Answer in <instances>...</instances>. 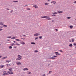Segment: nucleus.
Returning a JSON list of instances; mask_svg holds the SVG:
<instances>
[{"mask_svg":"<svg viewBox=\"0 0 76 76\" xmlns=\"http://www.w3.org/2000/svg\"><path fill=\"white\" fill-rule=\"evenodd\" d=\"M18 58H16V60H20L22 59V56H20V55H18Z\"/></svg>","mask_w":76,"mask_h":76,"instance_id":"f257e3e1","label":"nucleus"},{"mask_svg":"<svg viewBox=\"0 0 76 76\" xmlns=\"http://www.w3.org/2000/svg\"><path fill=\"white\" fill-rule=\"evenodd\" d=\"M12 71V69H10V74L12 75V74H13V72H12V71Z\"/></svg>","mask_w":76,"mask_h":76,"instance_id":"f03ea898","label":"nucleus"},{"mask_svg":"<svg viewBox=\"0 0 76 76\" xmlns=\"http://www.w3.org/2000/svg\"><path fill=\"white\" fill-rule=\"evenodd\" d=\"M34 36H35V37H36V36H38L39 35H40V34L39 33H36L35 34H34Z\"/></svg>","mask_w":76,"mask_h":76,"instance_id":"7ed1b4c3","label":"nucleus"},{"mask_svg":"<svg viewBox=\"0 0 76 76\" xmlns=\"http://www.w3.org/2000/svg\"><path fill=\"white\" fill-rule=\"evenodd\" d=\"M47 18L46 19H47V20H51V18H50V17H49V16H47Z\"/></svg>","mask_w":76,"mask_h":76,"instance_id":"20e7f679","label":"nucleus"},{"mask_svg":"<svg viewBox=\"0 0 76 76\" xmlns=\"http://www.w3.org/2000/svg\"><path fill=\"white\" fill-rule=\"evenodd\" d=\"M33 7H34L36 9H37V8H38V6H37V5H33Z\"/></svg>","mask_w":76,"mask_h":76,"instance_id":"39448f33","label":"nucleus"},{"mask_svg":"<svg viewBox=\"0 0 76 76\" xmlns=\"http://www.w3.org/2000/svg\"><path fill=\"white\" fill-rule=\"evenodd\" d=\"M20 44H22V45H25V42L23 41L21 42H20Z\"/></svg>","mask_w":76,"mask_h":76,"instance_id":"423d86ee","label":"nucleus"},{"mask_svg":"<svg viewBox=\"0 0 76 76\" xmlns=\"http://www.w3.org/2000/svg\"><path fill=\"white\" fill-rule=\"evenodd\" d=\"M23 70L25 71V70H28V68H24L23 69Z\"/></svg>","mask_w":76,"mask_h":76,"instance_id":"0eeeda50","label":"nucleus"},{"mask_svg":"<svg viewBox=\"0 0 76 76\" xmlns=\"http://www.w3.org/2000/svg\"><path fill=\"white\" fill-rule=\"evenodd\" d=\"M17 65H21V64H22V63L20 62H18L17 63Z\"/></svg>","mask_w":76,"mask_h":76,"instance_id":"6e6552de","label":"nucleus"},{"mask_svg":"<svg viewBox=\"0 0 76 76\" xmlns=\"http://www.w3.org/2000/svg\"><path fill=\"white\" fill-rule=\"evenodd\" d=\"M3 73H4V74H3L4 75H7V74L6 73V72H4Z\"/></svg>","mask_w":76,"mask_h":76,"instance_id":"1a4fd4ad","label":"nucleus"},{"mask_svg":"<svg viewBox=\"0 0 76 76\" xmlns=\"http://www.w3.org/2000/svg\"><path fill=\"white\" fill-rule=\"evenodd\" d=\"M4 67V65H1L0 66V68L2 69V68H3Z\"/></svg>","mask_w":76,"mask_h":76,"instance_id":"9d476101","label":"nucleus"},{"mask_svg":"<svg viewBox=\"0 0 76 76\" xmlns=\"http://www.w3.org/2000/svg\"><path fill=\"white\" fill-rule=\"evenodd\" d=\"M17 38V37H16V36L13 37L11 38V39H16V38Z\"/></svg>","mask_w":76,"mask_h":76,"instance_id":"9b49d317","label":"nucleus"},{"mask_svg":"<svg viewBox=\"0 0 76 76\" xmlns=\"http://www.w3.org/2000/svg\"><path fill=\"white\" fill-rule=\"evenodd\" d=\"M58 13H62L63 12V11H58Z\"/></svg>","mask_w":76,"mask_h":76,"instance_id":"f8f14e48","label":"nucleus"},{"mask_svg":"<svg viewBox=\"0 0 76 76\" xmlns=\"http://www.w3.org/2000/svg\"><path fill=\"white\" fill-rule=\"evenodd\" d=\"M51 3H53V4H56V2L55 1H52L51 2Z\"/></svg>","mask_w":76,"mask_h":76,"instance_id":"ddd939ff","label":"nucleus"},{"mask_svg":"<svg viewBox=\"0 0 76 76\" xmlns=\"http://www.w3.org/2000/svg\"><path fill=\"white\" fill-rule=\"evenodd\" d=\"M15 45H16V44H14L13 43H12L11 44V46H14Z\"/></svg>","mask_w":76,"mask_h":76,"instance_id":"4468645a","label":"nucleus"},{"mask_svg":"<svg viewBox=\"0 0 76 76\" xmlns=\"http://www.w3.org/2000/svg\"><path fill=\"white\" fill-rule=\"evenodd\" d=\"M42 18H48L47 17V16H45L43 17H41Z\"/></svg>","mask_w":76,"mask_h":76,"instance_id":"2eb2a0df","label":"nucleus"},{"mask_svg":"<svg viewBox=\"0 0 76 76\" xmlns=\"http://www.w3.org/2000/svg\"><path fill=\"white\" fill-rule=\"evenodd\" d=\"M3 27H4V28H5V27L6 28L7 27V25H3Z\"/></svg>","mask_w":76,"mask_h":76,"instance_id":"dca6fc26","label":"nucleus"},{"mask_svg":"<svg viewBox=\"0 0 76 76\" xmlns=\"http://www.w3.org/2000/svg\"><path fill=\"white\" fill-rule=\"evenodd\" d=\"M56 58H54V57H51V58H50V59H55Z\"/></svg>","mask_w":76,"mask_h":76,"instance_id":"f3484780","label":"nucleus"},{"mask_svg":"<svg viewBox=\"0 0 76 76\" xmlns=\"http://www.w3.org/2000/svg\"><path fill=\"white\" fill-rule=\"evenodd\" d=\"M31 44H34V45H35V43L34 42H31Z\"/></svg>","mask_w":76,"mask_h":76,"instance_id":"a211bd4d","label":"nucleus"},{"mask_svg":"<svg viewBox=\"0 0 76 76\" xmlns=\"http://www.w3.org/2000/svg\"><path fill=\"white\" fill-rule=\"evenodd\" d=\"M15 40L17 41H21L20 40H19V39H15Z\"/></svg>","mask_w":76,"mask_h":76,"instance_id":"6ab92c4d","label":"nucleus"},{"mask_svg":"<svg viewBox=\"0 0 76 76\" xmlns=\"http://www.w3.org/2000/svg\"><path fill=\"white\" fill-rule=\"evenodd\" d=\"M60 55H61V54L60 53H56V56H60Z\"/></svg>","mask_w":76,"mask_h":76,"instance_id":"aec40b11","label":"nucleus"},{"mask_svg":"<svg viewBox=\"0 0 76 76\" xmlns=\"http://www.w3.org/2000/svg\"><path fill=\"white\" fill-rule=\"evenodd\" d=\"M69 47H72L73 46V45H72V44H70L69 45Z\"/></svg>","mask_w":76,"mask_h":76,"instance_id":"412c9836","label":"nucleus"},{"mask_svg":"<svg viewBox=\"0 0 76 76\" xmlns=\"http://www.w3.org/2000/svg\"><path fill=\"white\" fill-rule=\"evenodd\" d=\"M27 10H31V9H30V8H27Z\"/></svg>","mask_w":76,"mask_h":76,"instance_id":"4be33fe9","label":"nucleus"},{"mask_svg":"<svg viewBox=\"0 0 76 76\" xmlns=\"http://www.w3.org/2000/svg\"><path fill=\"white\" fill-rule=\"evenodd\" d=\"M15 45H20L19 44H18V43H16L15 44Z\"/></svg>","mask_w":76,"mask_h":76,"instance_id":"5701e85b","label":"nucleus"},{"mask_svg":"<svg viewBox=\"0 0 76 76\" xmlns=\"http://www.w3.org/2000/svg\"><path fill=\"white\" fill-rule=\"evenodd\" d=\"M42 36H40L39 37V39H42Z\"/></svg>","mask_w":76,"mask_h":76,"instance_id":"b1692460","label":"nucleus"},{"mask_svg":"<svg viewBox=\"0 0 76 76\" xmlns=\"http://www.w3.org/2000/svg\"><path fill=\"white\" fill-rule=\"evenodd\" d=\"M52 72V71H50L49 72V74H50V73H51Z\"/></svg>","mask_w":76,"mask_h":76,"instance_id":"393cba45","label":"nucleus"},{"mask_svg":"<svg viewBox=\"0 0 76 76\" xmlns=\"http://www.w3.org/2000/svg\"><path fill=\"white\" fill-rule=\"evenodd\" d=\"M58 13H57V12H54V13H52L53 14H57Z\"/></svg>","mask_w":76,"mask_h":76,"instance_id":"a878e982","label":"nucleus"},{"mask_svg":"<svg viewBox=\"0 0 76 76\" xmlns=\"http://www.w3.org/2000/svg\"><path fill=\"white\" fill-rule=\"evenodd\" d=\"M7 58V56H6L5 57H3V58H2L3 59H4V58Z\"/></svg>","mask_w":76,"mask_h":76,"instance_id":"bb28decb","label":"nucleus"},{"mask_svg":"<svg viewBox=\"0 0 76 76\" xmlns=\"http://www.w3.org/2000/svg\"><path fill=\"white\" fill-rule=\"evenodd\" d=\"M13 3H16V2H18V1H13Z\"/></svg>","mask_w":76,"mask_h":76,"instance_id":"cd10ccee","label":"nucleus"},{"mask_svg":"<svg viewBox=\"0 0 76 76\" xmlns=\"http://www.w3.org/2000/svg\"><path fill=\"white\" fill-rule=\"evenodd\" d=\"M66 18H67V19H70L71 18L70 17H67Z\"/></svg>","mask_w":76,"mask_h":76,"instance_id":"c85d7f7f","label":"nucleus"},{"mask_svg":"<svg viewBox=\"0 0 76 76\" xmlns=\"http://www.w3.org/2000/svg\"><path fill=\"white\" fill-rule=\"evenodd\" d=\"M75 41V39H72V42H74Z\"/></svg>","mask_w":76,"mask_h":76,"instance_id":"c756f323","label":"nucleus"},{"mask_svg":"<svg viewBox=\"0 0 76 76\" xmlns=\"http://www.w3.org/2000/svg\"><path fill=\"white\" fill-rule=\"evenodd\" d=\"M70 28H73V26H70Z\"/></svg>","mask_w":76,"mask_h":76,"instance_id":"7c9ffc66","label":"nucleus"},{"mask_svg":"<svg viewBox=\"0 0 76 76\" xmlns=\"http://www.w3.org/2000/svg\"><path fill=\"white\" fill-rule=\"evenodd\" d=\"M21 39H23V40H25V38H21Z\"/></svg>","mask_w":76,"mask_h":76,"instance_id":"2f4dec72","label":"nucleus"},{"mask_svg":"<svg viewBox=\"0 0 76 76\" xmlns=\"http://www.w3.org/2000/svg\"><path fill=\"white\" fill-rule=\"evenodd\" d=\"M49 4V3H45V5H48V4Z\"/></svg>","mask_w":76,"mask_h":76,"instance_id":"473e14b6","label":"nucleus"},{"mask_svg":"<svg viewBox=\"0 0 76 76\" xmlns=\"http://www.w3.org/2000/svg\"><path fill=\"white\" fill-rule=\"evenodd\" d=\"M35 53H37V52H38V51L37 50H35Z\"/></svg>","mask_w":76,"mask_h":76,"instance_id":"72a5a7b5","label":"nucleus"},{"mask_svg":"<svg viewBox=\"0 0 76 76\" xmlns=\"http://www.w3.org/2000/svg\"><path fill=\"white\" fill-rule=\"evenodd\" d=\"M6 61L7 62H8V63H9V62H10V61Z\"/></svg>","mask_w":76,"mask_h":76,"instance_id":"f704fd0d","label":"nucleus"},{"mask_svg":"<svg viewBox=\"0 0 76 76\" xmlns=\"http://www.w3.org/2000/svg\"><path fill=\"white\" fill-rule=\"evenodd\" d=\"M74 4H76V1L74 2Z\"/></svg>","mask_w":76,"mask_h":76,"instance_id":"c9c22d12","label":"nucleus"},{"mask_svg":"<svg viewBox=\"0 0 76 76\" xmlns=\"http://www.w3.org/2000/svg\"><path fill=\"white\" fill-rule=\"evenodd\" d=\"M0 25H3V23H0Z\"/></svg>","mask_w":76,"mask_h":76,"instance_id":"e433bc0d","label":"nucleus"},{"mask_svg":"<svg viewBox=\"0 0 76 76\" xmlns=\"http://www.w3.org/2000/svg\"><path fill=\"white\" fill-rule=\"evenodd\" d=\"M73 45L74 46H76V43H74Z\"/></svg>","mask_w":76,"mask_h":76,"instance_id":"4c0bfd02","label":"nucleus"},{"mask_svg":"<svg viewBox=\"0 0 76 76\" xmlns=\"http://www.w3.org/2000/svg\"><path fill=\"white\" fill-rule=\"evenodd\" d=\"M31 72H28V74H31Z\"/></svg>","mask_w":76,"mask_h":76,"instance_id":"58836bf2","label":"nucleus"},{"mask_svg":"<svg viewBox=\"0 0 76 76\" xmlns=\"http://www.w3.org/2000/svg\"><path fill=\"white\" fill-rule=\"evenodd\" d=\"M57 57V56H53V57Z\"/></svg>","mask_w":76,"mask_h":76,"instance_id":"ea45409f","label":"nucleus"},{"mask_svg":"<svg viewBox=\"0 0 76 76\" xmlns=\"http://www.w3.org/2000/svg\"><path fill=\"white\" fill-rule=\"evenodd\" d=\"M42 76H45V74H43Z\"/></svg>","mask_w":76,"mask_h":76,"instance_id":"a19ab883","label":"nucleus"},{"mask_svg":"<svg viewBox=\"0 0 76 76\" xmlns=\"http://www.w3.org/2000/svg\"><path fill=\"white\" fill-rule=\"evenodd\" d=\"M55 53V54H57V53H58V52H56Z\"/></svg>","mask_w":76,"mask_h":76,"instance_id":"79ce46f5","label":"nucleus"},{"mask_svg":"<svg viewBox=\"0 0 76 76\" xmlns=\"http://www.w3.org/2000/svg\"><path fill=\"white\" fill-rule=\"evenodd\" d=\"M10 48H12V46H10Z\"/></svg>","mask_w":76,"mask_h":76,"instance_id":"37998d69","label":"nucleus"},{"mask_svg":"<svg viewBox=\"0 0 76 76\" xmlns=\"http://www.w3.org/2000/svg\"><path fill=\"white\" fill-rule=\"evenodd\" d=\"M52 16H56V15H52Z\"/></svg>","mask_w":76,"mask_h":76,"instance_id":"c03bdc74","label":"nucleus"},{"mask_svg":"<svg viewBox=\"0 0 76 76\" xmlns=\"http://www.w3.org/2000/svg\"><path fill=\"white\" fill-rule=\"evenodd\" d=\"M38 39V37H36L35 38V39Z\"/></svg>","mask_w":76,"mask_h":76,"instance_id":"a18cd8bd","label":"nucleus"},{"mask_svg":"<svg viewBox=\"0 0 76 76\" xmlns=\"http://www.w3.org/2000/svg\"><path fill=\"white\" fill-rule=\"evenodd\" d=\"M55 30L56 31H58V30H57V29H56Z\"/></svg>","mask_w":76,"mask_h":76,"instance_id":"49530a36","label":"nucleus"},{"mask_svg":"<svg viewBox=\"0 0 76 76\" xmlns=\"http://www.w3.org/2000/svg\"><path fill=\"white\" fill-rule=\"evenodd\" d=\"M59 51H60V52H62V50H59Z\"/></svg>","mask_w":76,"mask_h":76,"instance_id":"de8ad7c7","label":"nucleus"},{"mask_svg":"<svg viewBox=\"0 0 76 76\" xmlns=\"http://www.w3.org/2000/svg\"><path fill=\"white\" fill-rule=\"evenodd\" d=\"M23 37H26V35H23Z\"/></svg>","mask_w":76,"mask_h":76,"instance_id":"09e8293b","label":"nucleus"},{"mask_svg":"<svg viewBox=\"0 0 76 76\" xmlns=\"http://www.w3.org/2000/svg\"><path fill=\"white\" fill-rule=\"evenodd\" d=\"M3 31V29H0V31Z\"/></svg>","mask_w":76,"mask_h":76,"instance_id":"8fccbe9b","label":"nucleus"},{"mask_svg":"<svg viewBox=\"0 0 76 76\" xmlns=\"http://www.w3.org/2000/svg\"><path fill=\"white\" fill-rule=\"evenodd\" d=\"M8 73H9V74H10V72H8Z\"/></svg>","mask_w":76,"mask_h":76,"instance_id":"3c124183","label":"nucleus"},{"mask_svg":"<svg viewBox=\"0 0 76 76\" xmlns=\"http://www.w3.org/2000/svg\"><path fill=\"white\" fill-rule=\"evenodd\" d=\"M17 47H14V48H16Z\"/></svg>","mask_w":76,"mask_h":76,"instance_id":"603ef678","label":"nucleus"},{"mask_svg":"<svg viewBox=\"0 0 76 76\" xmlns=\"http://www.w3.org/2000/svg\"><path fill=\"white\" fill-rule=\"evenodd\" d=\"M12 12H13V10H11V13H12Z\"/></svg>","mask_w":76,"mask_h":76,"instance_id":"864d4df0","label":"nucleus"},{"mask_svg":"<svg viewBox=\"0 0 76 76\" xmlns=\"http://www.w3.org/2000/svg\"><path fill=\"white\" fill-rule=\"evenodd\" d=\"M25 6H28V5H25Z\"/></svg>","mask_w":76,"mask_h":76,"instance_id":"5fc2aeb1","label":"nucleus"},{"mask_svg":"<svg viewBox=\"0 0 76 76\" xmlns=\"http://www.w3.org/2000/svg\"><path fill=\"white\" fill-rule=\"evenodd\" d=\"M14 43H15V42H15V41H14Z\"/></svg>","mask_w":76,"mask_h":76,"instance_id":"6e6d98bb","label":"nucleus"},{"mask_svg":"<svg viewBox=\"0 0 76 76\" xmlns=\"http://www.w3.org/2000/svg\"><path fill=\"white\" fill-rule=\"evenodd\" d=\"M1 56H0V58H1Z\"/></svg>","mask_w":76,"mask_h":76,"instance_id":"4d7b16f0","label":"nucleus"},{"mask_svg":"<svg viewBox=\"0 0 76 76\" xmlns=\"http://www.w3.org/2000/svg\"><path fill=\"white\" fill-rule=\"evenodd\" d=\"M7 66H8L9 65H8L7 64Z\"/></svg>","mask_w":76,"mask_h":76,"instance_id":"13d9d810","label":"nucleus"},{"mask_svg":"<svg viewBox=\"0 0 76 76\" xmlns=\"http://www.w3.org/2000/svg\"><path fill=\"white\" fill-rule=\"evenodd\" d=\"M48 1H50V0H47Z\"/></svg>","mask_w":76,"mask_h":76,"instance_id":"bf43d9fd","label":"nucleus"},{"mask_svg":"<svg viewBox=\"0 0 76 76\" xmlns=\"http://www.w3.org/2000/svg\"><path fill=\"white\" fill-rule=\"evenodd\" d=\"M9 48H10V46H9Z\"/></svg>","mask_w":76,"mask_h":76,"instance_id":"052dcab7","label":"nucleus"},{"mask_svg":"<svg viewBox=\"0 0 76 76\" xmlns=\"http://www.w3.org/2000/svg\"><path fill=\"white\" fill-rule=\"evenodd\" d=\"M9 70H10V69H9Z\"/></svg>","mask_w":76,"mask_h":76,"instance_id":"680f3d73","label":"nucleus"},{"mask_svg":"<svg viewBox=\"0 0 76 76\" xmlns=\"http://www.w3.org/2000/svg\"><path fill=\"white\" fill-rule=\"evenodd\" d=\"M10 38V37H8V38Z\"/></svg>","mask_w":76,"mask_h":76,"instance_id":"e2e57ef3","label":"nucleus"},{"mask_svg":"<svg viewBox=\"0 0 76 76\" xmlns=\"http://www.w3.org/2000/svg\"><path fill=\"white\" fill-rule=\"evenodd\" d=\"M75 20H76V19H75Z\"/></svg>","mask_w":76,"mask_h":76,"instance_id":"0e129e2a","label":"nucleus"},{"mask_svg":"<svg viewBox=\"0 0 76 76\" xmlns=\"http://www.w3.org/2000/svg\"><path fill=\"white\" fill-rule=\"evenodd\" d=\"M8 41H10V40H8Z\"/></svg>","mask_w":76,"mask_h":76,"instance_id":"69168bd1","label":"nucleus"},{"mask_svg":"<svg viewBox=\"0 0 76 76\" xmlns=\"http://www.w3.org/2000/svg\"><path fill=\"white\" fill-rule=\"evenodd\" d=\"M50 65V64H49V65H48V66H49Z\"/></svg>","mask_w":76,"mask_h":76,"instance_id":"338daca9","label":"nucleus"},{"mask_svg":"<svg viewBox=\"0 0 76 76\" xmlns=\"http://www.w3.org/2000/svg\"><path fill=\"white\" fill-rule=\"evenodd\" d=\"M20 37H22V36H20Z\"/></svg>","mask_w":76,"mask_h":76,"instance_id":"774afa93","label":"nucleus"}]
</instances>
